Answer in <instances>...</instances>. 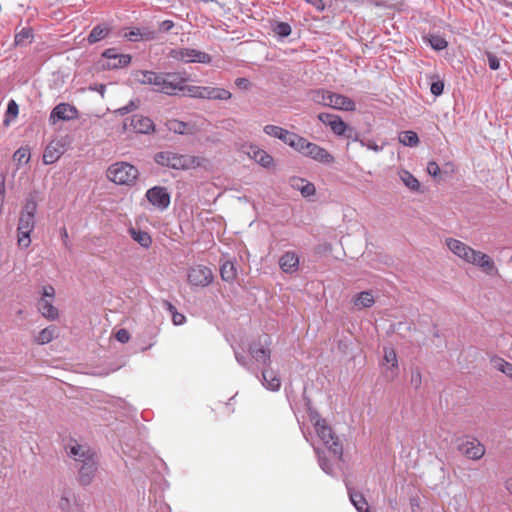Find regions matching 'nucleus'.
Instances as JSON below:
<instances>
[{"label":"nucleus","instance_id":"61","mask_svg":"<svg viewBox=\"0 0 512 512\" xmlns=\"http://www.w3.org/2000/svg\"><path fill=\"white\" fill-rule=\"evenodd\" d=\"M308 4H311L314 6L317 10L322 11L324 10V3L323 0H305Z\"/></svg>","mask_w":512,"mask_h":512},{"label":"nucleus","instance_id":"46","mask_svg":"<svg viewBox=\"0 0 512 512\" xmlns=\"http://www.w3.org/2000/svg\"><path fill=\"white\" fill-rule=\"evenodd\" d=\"M273 31L280 37H287L291 34V27L286 22H278Z\"/></svg>","mask_w":512,"mask_h":512},{"label":"nucleus","instance_id":"8","mask_svg":"<svg viewBox=\"0 0 512 512\" xmlns=\"http://www.w3.org/2000/svg\"><path fill=\"white\" fill-rule=\"evenodd\" d=\"M170 57L184 63H210L211 56L200 50L192 48H175L171 49Z\"/></svg>","mask_w":512,"mask_h":512},{"label":"nucleus","instance_id":"22","mask_svg":"<svg viewBox=\"0 0 512 512\" xmlns=\"http://www.w3.org/2000/svg\"><path fill=\"white\" fill-rule=\"evenodd\" d=\"M279 266L284 273H295L299 268L298 255L293 251L284 253L279 259Z\"/></svg>","mask_w":512,"mask_h":512},{"label":"nucleus","instance_id":"43","mask_svg":"<svg viewBox=\"0 0 512 512\" xmlns=\"http://www.w3.org/2000/svg\"><path fill=\"white\" fill-rule=\"evenodd\" d=\"M494 367L512 379V364L502 358L493 361Z\"/></svg>","mask_w":512,"mask_h":512},{"label":"nucleus","instance_id":"23","mask_svg":"<svg viewBox=\"0 0 512 512\" xmlns=\"http://www.w3.org/2000/svg\"><path fill=\"white\" fill-rule=\"evenodd\" d=\"M231 96L232 94L224 88L202 87L201 91V99L228 100Z\"/></svg>","mask_w":512,"mask_h":512},{"label":"nucleus","instance_id":"18","mask_svg":"<svg viewBox=\"0 0 512 512\" xmlns=\"http://www.w3.org/2000/svg\"><path fill=\"white\" fill-rule=\"evenodd\" d=\"M76 468L78 470V480L80 484L88 486L92 483L98 469L97 459L88 460V462L76 465Z\"/></svg>","mask_w":512,"mask_h":512},{"label":"nucleus","instance_id":"11","mask_svg":"<svg viewBox=\"0 0 512 512\" xmlns=\"http://www.w3.org/2000/svg\"><path fill=\"white\" fill-rule=\"evenodd\" d=\"M146 198L149 203L160 211H164L170 205V193L166 187L154 186L147 190Z\"/></svg>","mask_w":512,"mask_h":512},{"label":"nucleus","instance_id":"59","mask_svg":"<svg viewBox=\"0 0 512 512\" xmlns=\"http://www.w3.org/2000/svg\"><path fill=\"white\" fill-rule=\"evenodd\" d=\"M186 320V317L178 312L172 314V321L175 325H182Z\"/></svg>","mask_w":512,"mask_h":512},{"label":"nucleus","instance_id":"9","mask_svg":"<svg viewBox=\"0 0 512 512\" xmlns=\"http://www.w3.org/2000/svg\"><path fill=\"white\" fill-rule=\"evenodd\" d=\"M270 345V338L264 335L259 338L258 342H254L249 347L251 357L259 364L269 366L271 364V352L268 346Z\"/></svg>","mask_w":512,"mask_h":512},{"label":"nucleus","instance_id":"39","mask_svg":"<svg viewBox=\"0 0 512 512\" xmlns=\"http://www.w3.org/2000/svg\"><path fill=\"white\" fill-rule=\"evenodd\" d=\"M155 75V71L141 70L137 71L134 76L135 80L140 84L154 86Z\"/></svg>","mask_w":512,"mask_h":512},{"label":"nucleus","instance_id":"55","mask_svg":"<svg viewBox=\"0 0 512 512\" xmlns=\"http://www.w3.org/2000/svg\"><path fill=\"white\" fill-rule=\"evenodd\" d=\"M42 298L52 300L55 296V289L51 285L44 286L42 289Z\"/></svg>","mask_w":512,"mask_h":512},{"label":"nucleus","instance_id":"45","mask_svg":"<svg viewBox=\"0 0 512 512\" xmlns=\"http://www.w3.org/2000/svg\"><path fill=\"white\" fill-rule=\"evenodd\" d=\"M332 95V92L331 91H326V90H316L314 93H313V100L318 103V104H322L324 106H328V103H329V96Z\"/></svg>","mask_w":512,"mask_h":512},{"label":"nucleus","instance_id":"36","mask_svg":"<svg viewBox=\"0 0 512 512\" xmlns=\"http://www.w3.org/2000/svg\"><path fill=\"white\" fill-rule=\"evenodd\" d=\"M348 494L351 503L354 505L358 512H369V507L366 499L362 494L352 491L348 488Z\"/></svg>","mask_w":512,"mask_h":512},{"label":"nucleus","instance_id":"12","mask_svg":"<svg viewBox=\"0 0 512 512\" xmlns=\"http://www.w3.org/2000/svg\"><path fill=\"white\" fill-rule=\"evenodd\" d=\"M102 57L107 60L103 65L106 69H119L126 67L132 60L131 55L119 53L117 48H108L104 50Z\"/></svg>","mask_w":512,"mask_h":512},{"label":"nucleus","instance_id":"32","mask_svg":"<svg viewBox=\"0 0 512 512\" xmlns=\"http://www.w3.org/2000/svg\"><path fill=\"white\" fill-rule=\"evenodd\" d=\"M384 361L391 366L388 367V371H390V375L387 374V377L393 379L396 376V370L398 368V360L397 355L394 349L385 348L384 349Z\"/></svg>","mask_w":512,"mask_h":512},{"label":"nucleus","instance_id":"21","mask_svg":"<svg viewBox=\"0 0 512 512\" xmlns=\"http://www.w3.org/2000/svg\"><path fill=\"white\" fill-rule=\"evenodd\" d=\"M261 382L266 389L273 392L279 391L281 387V379L270 365L263 369Z\"/></svg>","mask_w":512,"mask_h":512},{"label":"nucleus","instance_id":"20","mask_svg":"<svg viewBox=\"0 0 512 512\" xmlns=\"http://www.w3.org/2000/svg\"><path fill=\"white\" fill-rule=\"evenodd\" d=\"M329 97L328 107L342 111H354L356 109L355 102L345 95L332 92Z\"/></svg>","mask_w":512,"mask_h":512},{"label":"nucleus","instance_id":"56","mask_svg":"<svg viewBox=\"0 0 512 512\" xmlns=\"http://www.w3.org/2000/svg\"><path fill=\"white\" fill-rule=\"evenodd\" d=\"M18 105L14 100H10L7 106V114L16 117L18 115Z\"/></svg>","mask_w":512,"mask_h":512},{"label":"nucleus","instance_id":"47","mask_svg":"<svg viewBox=\"0 0 512 512\" xmlns=\"http://www.w3.org/2000/svg\"><path fill=\"white\" fill-rule=\"evenodd\" d=\"M180 91L185 92L190 97L201 98L202 86H193V85L187 86L184 83L183 87L181 88Z\"/></svg>","mask_w":512,"mask_h":512},{"label":"nucleus","instance_id":"13","mask_svg":"<svg viewBox=\"0 0 512 512\" xmlns=\"http://www.w3.org/2000/svg\"><path fill=\"white\" fill-rule=\"evenodd\" d=\"M66 449L69 456H71L75 460L76 465L88 462V460L96 459L95 452L86 445H81L78 444L77 442H73L69 444L66 447Z\"/></svg>","mask_w":512,"mask_h":512},{"label":"nucleus","instance_id":"28","mask_svg":"<svg viewBox=\"0 0 512 512\" xmlns=\"http://www.w3.org/2000/svg\"><path fill=\"white\" fill-rule=\"evenodd\" d=\"M63 149L62 145H60L58 142L56 143H50L43 154V162L45 164H53L56 162L59 157L62 155Z\"/></svg>","mask_w":512,"mask_h":512},{"label":"nucleus","instance_id":"34","mask_svg":"<svg viewBox=\"0 0 512 512\" xmlns=\"http://www.w3.org/2000/svg\"><path fill=\"white\" fill-rule=\"evenodd\" d=\"M57 335V328L54 325L48 326L41 330L35 337V342L39 345L50 343Z\"/></svg>","mask_w":512,"mask_h":512},{"label":"nucleus","instance_id":"16","mask_svg":"<svg viewBox=\"0 0 512 512\" xmlns=\"http://www.w3.org/2000/svg\"><path fill=\"white\" fill-rule=\"evenodd\" d=\"M318 119L325 125L329 126L337 136L345 135L346 131L352 132V129L341 119L340 116L330 113H320Z\"/></svg>","mask_w":512,"mask_h":512},{"label":"nucleus","instance_id":"3","mask_svg":"<svg viewBox=\"0 0 512 512\" xmlns=\"http://www.w3.org/2000/svg\"><path fill=\"white\" fill-rule=\"evenodd\" d=\"M311 421L314 424L317 436L327 448L330 456L335 460H341L343 455L342 444L339 438L334 434L332 428L327 424L326 420L315 415L311 417Z\"/></svg>","mask_w":512,"mask_h":512},{"label":"nucleus","instance_id":"30","mask_svg":"<svg viewBox=\"0 0 512 512\" xmlns=\"http://www.w3.org/2000/svg\"><path fill=\"white\" fill-rule=\"evenodd\" d=\"M353 304L357 309L369 308L375 303L374 296L370 291H363L353 297Z\"/></svg>","mask_w":512,"mask_h":512},{"label":"nucleus","instance_id":"29","mask_svg":"<svg viewBox=\"0 0 512 512\" xmlns=\"http://www.w3.org/2000/svg\"><path fill=\"white\" fill-rule=\"evenodd\" d=\"M249 154L256 163L265 168H268L273 164V157L258 147H251Z\"/></svg>","mask_w":512,"mask_h":512},{"label":"nucleus","instance_id":"44","mask_svg":"<svg viewBox=\"0 0 512 512\" xmlns=\"http://www.w3.org/2000/svg\"><path fill=\"white\" fill-rule=\"evenodd\" d=\"M428 42L431 45V47L437 51L445 49L448 45L447 41L443 37L438 35H431L428 38Z\"/></svg>","mask_w":512,"mask_h":512},{"label":"nucleus","instance_id":"33","mask_svg":"<svg viewBox=\"0 0 512 512\" xmlns=\"http://www.w3.org/2000/svg\"><path fill=\"white\" fill-rule=\"evenodd\" d=\"M129 234L132 239L144 248L150 247L152 243L151 236L146 231H142L136 228H130Z\"/></svg>","mask_w":512,"mask_h":512},{"label":"nucleus","instance_id":"24","mask_svg":"<svg viewBox=\"0 0 512 512\" xmlns=\"http://www.w3.org/2000/svg\"><path fill=\"white\" fill-rule=\"evenodd\" d=\"M290 185L292 188L299 190L304 197L312 196L316 191L313 183L302 178H292L290 180Z\"/></svg>","mask_w":512,"mask_h":512},{"label":"nucleus","instance_id":"38","mask_svg":"<svg viewBox=\"0 0 512 512\" xmlns=\"http://www.w3.org/2000/svg\"><path fill=\"white\" fill-rule=\"evenodd\" d=\"M220 275L222 280L232 282L236 277V268L230 261L224 262L220 267Z\"/></svg>","mask_w":512,"mask_h":512},{"label":"nucleus","instance_id":"2","mask_svg":"<svg viewBox=\"0 0 512 512\" xmlns=\"http://www.w3.org/2000/svg\"><path fill=\"white\" fill-rule=\"evenodd\" d=\"M37 202L34 197H28L20 213L18 231V245L20 248H27L31 243L30 235L35 228V214Z\"/></svg>","mask_w":512,"mask_h":512},{"label":"nucleus","instance_id":"1","mask_svg":"<svg viewBox=\"0 0 512 512\" xmlns=\"http://www.w3.org/2000/svg\"><path fill=\"white\" fill-rule=\"evenodd\" d=\"M446 244L456 256L467 263L478 266L485 273L492 275L497 271L494 261L488 255L472 249L462 241L450 238L446 240Z\"/></svg>","mask_w":512,"mask_h":512},{"label":"nucleus","instance_id":"25","mask_svg":"<svg viewBox=\"0 0 512 512\" xmlns=\"http://www.w3.org/2000/svg\"><path fill=\"white\" fill-rule=\"evenodd\" d=\"M38 311L48 320H55L58 317V309L53 306L52 300L41 298L37 304Z\"/></svg>","mask_w":512,"mask_h":512},{"label":"nucleus","instance_id":"53","mask_svg":"<svg viewBox=\"0 0 512 512\" xmlns=\"http://www.w3.org/2000/svg\"><path fill=\"white\" fill-rule=\"evenodd\" d=\"M116 339L121 343H126L130 339V334L126 329H119L115 335Z\"/></svg>","mask_w":512,"mask_h":512},{"label":"nucleus","instance_id":"60","mask_svg":"<svg viewBox=\"0 0 512 512\" xmlns=\"http://www.w3.org/2000/svg\"><path fill=\"white\" fill-rule=\"evenodd\" d=\"M361 145L366 146L368 149H371L375 152H379L382 150V147L376 144L375 142L368 141L365 143L364 141H360Z\"/></svg>","mask_w":512,"mask_h":512},{"label":"nucleus","instance_id":"37","mask_svg":"<svg viewBox=\"0 0 512 512\" xmlns=\"http://www.w3.org/2000/svg\"><path fill=\"white\" fill-rule=\"evenodd\" d=\"M399 178L403 184L412 191H419V181L407 170L399 171Z\"/></svg>","mask_w":512,"mask_h":512},{"label":"nucleus","instance_id":"15","mask_svg":"<svg viewBox=\"0 0 512 512\" xmlns=\"http://www.w3.org/2000/svg\"><path fill=\"white\" fill-rule=\"evenodd\" d=\"M78 111L76 107L68 103H60L56 105L49 116L51 124H55L57 121H69L77 118Z\"/></svg>","mask_w":512,"mask_h":512},{"label":"nucleus","instance_id":"10","mask_svg":"<svg viewBox=\"0 0 512 512\" xmlns=\"http://www.w3.org/2000/svg\"><path fill=\"white\" fill-rule=\"evenodd\" d=\"M214 275L212 270L204 265H196L188 271V282L192 286L206 287L212 283Z\"/></svg>","mask_w":512,"mask_h":512},{"label":"nucleus","instance_id":"54","mask_svg":"<svg viewBox=\"0 0 512 512\" xmlns=\"http://www.w3.org/2000/svg\"><path fill=\"white\" fill-rule=\"evenodd\" d=\"M427 172L431 176L436 177L439 174V172H440V168H439L438 164L435 161H430L427 164Z\"/></svg>","mask_w":512,"mask_h":512},{"label":"nucleus","instance_id":"52","mask_svg":"<svg viewBox=\"0 0 512 512\" xmlns=\"http://www.w3.org/2000/svg\"><path fill=\"white\" fill-rule=\"evenodd\" d=\"M487 58L490 69L498 70L500 68V60L497 56L492 53H488Z\"/></svg>","mask_w":512,"mask_h":512},{"label":"nucleus","instance_id":"62","mask_svg":"<svg viewBox=\"0 0 512 512\" xmlns=\"http://www.w3.org/2000/svg\"><path fill=\"white\" fill-rule=\"evenodd\" d=\"M235 358H236V361L241 365V366H244V367H248V361L246 359L245 356H243L242 354H240L239 352L235 351Z\"/></svg>","mask_w":512,"mask_h":512},{"label":"nucleus","instance_id":"49","mask_svg":"<svg viewBox=\"0 0 512 512\" xmlns=\"http://www.w3.org/2000/svg\"><path fill=\"white\" fill-rule=\"evenodd\" d=\"M31 37V31L29 29H22L15 35V43L17 45L23 44L26 40Z\"/></svg>","mask_w":512,"mask_h":512},{"label":"nucleus","instance_id":"50","mask_svg":"<svg viewBox=\"0 0 512 512\" xmlns=\"http://www.w3.org/2000/svg\"><path fill=\"white\" fill-rule=\"evenodd\" d=\"M444 90V83L441 80H437L431 83L430 91L434 96H440Z\"/></svg>","mask_w":512,"mask_h":512},{"label":"nucleus","instance_id":"40","mask_svg":"<svg viewBox=\"0 0 512 512\" xmlns=\"http://www.w3.org/2000/svg\"><path fill=\"white\" fill-rule=\"evenodd\" d=\"M399 142L404 146L414 147L419 143V138L414 131H403L399 134Z\"/></svg>","mask_w":512,"mask_h":512},{"label":"nucleus","instance_id":"27","mask_svg":"<svg viewBox=\"0 0 512 512\" xmlns=\"http://www.w3.org/2000/svg\"><path fill=\"white\" fill-rule=\"evenodd\" d=\"M63 512H79L75 505V495L71 490H64L58 503Z\"/></svg>","mask_w":512,"mask_h":512},{"label":"nucleus","instance_id":"26","mask_svg":"<svg viewBox=\"0 0 512 512\" xmlns=\"http://www.w3.org/2000/svg\"><path fill=\"white\" fill-rule=\"evenodd\" d=\"M111 27L107 24H99L93 27L90 34L87 37L89 44L97 43L109 36Z\"/></svg>","mask_w":512,"mask_h":512},{"label":"nucleus","instance_id":"7","mask_svg":"<svg viewBox=\"0 0 512 512\" xmlns=\"http://www.w3.org/2000/svg\"><path fill=\"white\" fill-rule=\"evenodd\" d=\"M187 81L188 76L186 72L164 73L158 92L166 95H176L178 90H181L183 84Z\"/></svg>","mask_w":512,"mask_h":512},{"label":"nucleus","instance_id":"31","mask_svg":"<svg viewBox=\"0 0 512 512\" xmlns=\"http://www.w3.org/2000/svg\"><path fill=\"white\" fill-rule=\"evenodd\" d=\"M167 128L168 130L177 133V134H192L193 133V127L186 122L179 121L176 119H171L167 121Z\"/></svg>","mask_w":512,"mask_h":512},{"label":"nucleus","instance_id":"58","mask_svg":"<svg viewBox=\"0 0 512 512\" xmlns=\"http://www.w3.org/2000/svg\"><path fill=\"white\" fill-rule=\"evenodd\" d=\"M235 85L240 89L247 90L250 87V82L246 78L239 77L236 78Z\"/></svg>","mask_w":512,"mask_h":512},{"label":"nucleus","instance_id":"14","mask_svg":"<svg viewBox=\"0 0 512 512\" xmlns=\"http://www.w3.org/2000/svg\"><path fill=\"white\" fill-rule=\"evenodd\" d=\"M124 126L126 129L130 127L134 132L141 134H149L155 130L153 121L143 115H133L125 121Z\"/></svg>","mask_w":512,"mask_h":512},{"label":"nucleus","instance_id":"57","mask_svg":"<svg viewBox=\"0 0 512 512\" xmlns=\"http://www.w3.org/2000/svg\"><path fill=\"white\" fill-rule=\"evenodd\" d=\"M174 27V22L172 20H164L159 23V31L168 32Z\"/></svg>","mask_w":512,"mask_h":512},{"label":"nucleus","instance_id":"17","mask_svg":"<svg viewBox=\"0 0 512 512\" xmlns=\"http://www.w3.org/2000/svg\"><path fill=\"white\" fill-rule=\"evenodd\" d=\"M459 451L469 459L479 460L485 454L484 446L476 439L463 440L458 445Z\"/></svg>","mask_w":512,"mask_h":512},{"label":"nucleus","instance_id":"42","mask_svg":"<svg viewBox=\"0 0 512 512\" xmlns=\"http://www.w3.org/2000/svg\"><path fill=\"white\" fill-rule=\"evenodd\" d=\"M316 454H317V457H318V462H319V465L321 467V469L326 473V474H329V475H332L333 474V468H332V465L329 463V460L327 459V457L325 456V453L324 451H321L319 448L315 447L314 448Z\"/></svg>","mask_w":512,"mask_h":512},{"label":"nucleus","instance_id":"64","mask_svg":"<svg viewBox=\"0 0 512 512\" xmlns=\"http://www.w3.org/2000/svg\"><path fill=\"white\" fill-rule=\"evenodd\" d=\"M163 75L164 73H161V72H156V75H155V78L156 80H154V90L156 92H158V88L161 86V80L163 78Z\"/></svg>","mask_w":512,"mask_h":512},{"label":"nucleus","instance_id":"5","mask_svg":"<svg viewBox=\"0 0 512 512\" xmlns=\"http://www.w3.org/2000/svg\"><path fill=\"white\" fill-rule=\"evenodd\" d=\"M155 162L161 166L172 169H189L196 163V158L189 155H180L171 151H162L155 155Z\"/></svg>","mask_w":512,"mask_h":512},{"label":"nucleus","instance_id":"51","mask_svg":"<svg viewBox=\"0 0 512 512\" xmlns=\"http://www.w3.org/2000/svg\"><path fill=\"white\" fill-rule=\"evenodd\" d=\"M411 385L418 389L421 386L422 383V376L419 370H413L411 373Z\"/></svg>","mask_w":512,"mask_h":512},{"label":"nucleus","instance_id":"48","mask_svg":"<svg viewBox=\"0 0 512 512\" xmlns=\"http://www.w3.org/2000/svg\"><path fill=\"white\" fill-rule=\"evenodd\" d=\"M284 128L280 127V126H276V125H266L264 128H263V131L269 135L270 137H273V138H278L280 137L282 131H283Z\"/></svg>","mask_w":512,"mask_h":512},{"label":"nucleus","instance_id":"19","mask_svg":"<svg viewBox=\"0 0 512 512\" xmlns=\"http://www.w3.org/2000/svg\"><path fill=\"white\" fill-rule=\"evenodd\" d=\"M123 38L131 42L151 41L156 39V31L147 27H130L123 33Z\"/></svg>","mask_w":512,"mask_h":512},{"label":"nucleus","instance_id":"63","mask_svg":"<svg viewBox=\"0 0 512 512\" xmlns=\"http://www.w3.org/2000/svg\"><path fill=\"white\" fill-rule=\"evenodd\" d=\"M61 238H62V241H63V245L67 248L70 247V242H69V236H68V232L66 230V228H62L61 229Z\"/></svg>","mask_w":512,"mask_h":512},{"label":"nucleus","instance_id":"35","mask_svg":"<svg viewBox=\"0 0 512 512\" xmlns=\"http://www.w3.org/2000/svg\"><path fill=\"white\" fill-rule=\"evenodd\" d=\"M302 136L294 133V132H290L286 129H283L280 137H278L277 139L281 140L282 142H284L285 144L289 145L291 148H293L295 151L298 150V147L300 145V142L302 141Z\"/></svg>","mask_w":512,"mask_h":512},{"label":"nucleus","instance_id":"6","mask_svg":"<svg viewBox=\"0 0 512 512\" xmlns=\"http://www.w3.org/2000/svg\"><path fill=\"white\" fill-rule=\"evenodd\" d=\"M297 152L325 165H330L335 161L334 156L331 155L325 148L315 143L309 142L304 137L300 142Z\"/></svg>","mask_w":512,"mask_h":512},{"label":"nucleus","instance_id":"41","mask_svg":"<svg viewBox=\"0 0 512 512\" xmlns=\"http://www.w3.org/2000/svg\"><path fill=\"white\" fill-rule=\"evenodd\" d=\"M30 160V149L28 147H20L15 151L13 155V161L21 166L23 164H27Z\"/></svg>","mask_w":512,"mask_h":512},{"label":"nucleus","instance_id":"4","mask_svg":"<svg viewBox=\"0 0 512 512\" xmlns=\"http://www.w3.org/2000/svg\"><path fill=\"white\" fill-rule=\"evenodd\" d=\"M138 169L127 162H116L109 166L107 177L119 185H131L138 177Z\"/></svg>","mask_w":512,"mask_h":512}]
</instances>
